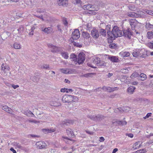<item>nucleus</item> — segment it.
Listing matches in <instances>:
<instances>
[{"mask_svg": "<svg viewBox=\"0 0 153 153\" xmlns=\"http://www.w3.org/2000/svg\"><path fill=\"white\" fill-rule=\"evenodd\" d=\"M117 47V45L114 43H111L109 45V48L111 49H115Z\"/></svg>", "mask_w": 153, "mask_h": 153, "instance_id": "obj_45", "label": "nucleus"}, {"mask_svg": "<svg viewBox=\"0 0 153 153\" xmlns=\"http://www.w3.org/2000/svg\"><path fill=\"white\" fill-rule=\"evenodd\" d=\"M70 59H72V60L76 62V61H77V58L75 54L73 53L71 54V55Z\"/></svg>", "mask_w": 153, "mask_h": 153, "instance_id": "obj_32", "label": "nucleus"}, {"mask_svg": "<svg viewBox=\"0 0 153 153\" xmlns=\"http://www.w3.org/2000/svg\"><path fill=\"white\" fill-rule=\"evenodd\" d=\"M80 35V32L79 30L78 29H75L72 33L71 39H72V40H74V39L77 40L79 38Z\"/></svg>", "mask_w": 153, "mask_h": 153, "instance_id": "obj_9", "label": "nucleus"}, {"mask_svg": "<svg viewBox=\"0 0 153 153\" xmlns=\"http://www.w3.org/2000/svg\"><path fill=\"white\" fill-rule=\"evenodd\" d=\"M146 37L149 39H151L153 38V32L152 31L148 32L147 33Z\"/></svg>", "mask_w": 153, "mask_h": 153, "instance_id": "obj_30", "label": "nucleus"}, {"mask_svg": "<svg viewBox=\"0 0 153 153\" xmlns=\"http://www.w3.org/2000/svg\"><path fill=\"white\" fill-rule=\"evenodd\" d=\"M42 30L45 33H48L52 32V28L51 27H48V28H45L44 29H42Z\"/></svg>", "mask_w": 153, "mask_h": 153, "instance_id": "obj_31", "label": "nucleus"}, {"mask_svg": "<svg viewBox=\"0 0 153 153\" xmlns=\"http://www.w3.org/2000/svg\"><path fill=\"white\" fill-rule=\"evenodd\" d=\"M1 71L4 72V75H7V73L9 72L10 68L9 66L6 64L3 63L1 66Z\"/></svg>", "mask_w": 153, "mask_h": 153, "instance_id": "obj_12", "label": "nucleus"}, {"mask_svg": "<svg viewBox=\"0 0 153 153\" xmlns=\"http://www.w3.org/2000/svg\"><path fill=\"white\" fill-rule=\"evenodd\" d=\"M146 27L149 29L153 28V25L149 23H147L146 25Z\"/></svg>", "mask_w": 153, "mask_h": 153, "instance_id": "obj_51", "label": "nucleus"}, {"mask_svg": "<svg viewBox=\"0 0 153 153\" xmlns=\"http://www.w3.org/2000/svg\"><path fill=\"white\" fill-rule=\"evenodd\" d=\"M25 114L28 117H33L34 116V114L30 111L25 112Z\"/></svg>", "mask_w": 153, "mask_h": 153, "instance_id": "obj_38", "label": "nucleus"}, {"mask_svg": "<svg viewBox=\"0 0 153 153\" xmlns=\"http://www.w3.org/2000/svg\"><path fill=\"white\" fill-rule=\"evenodd\" d=\"M69 41V42H71V43H73V45L75 46H76L79 48L81 47L82 46L81 45H79V43H76L74 42V40H72V39H70Z\"/></svg>", "mask_w": 153, "mask_h": 153, "instance_id": "obj_37", "label": "nucleus"}, {"mask_svg": "<svg viewBox=\"0 0 153 153\" xmlns=\"http://www.w3.org/2000/svg\"><path fill=\"white\" fill-rule=\"evenodd\" d=\"M138 75V74L136 72H134L131 75V78H134L137 77Z\"/></svg>", "mask_w": 153, "mask_h": 153, "instance_id": "obj_50", "label": "nucleus"}, {"mask_svg": "<svg viewBox=\"0 0 153 153\" xmlns=\"http://www.w3.org/2000/svg\"><path fill=\"white\" fill-rule=\"evenodd\" d=\"M74 123L73 121L70 120H65L62 122L60 125L61 126H68L69 124H72Z\"/></svg>", "mask_w": 153, "mask_h": 153, "instance_id": "obj_22", "label": "nucleus"}, {"mask_svg": "<svg viewBox=\"0 0 153 153\" xmlns=\"http://www.w3.org/2000/svg\"><path fill=\"white\" fill-rule=\"evenodd\" d=\"M82 35L83 37L85 39H89L90 37V34L88 33L85 31L82 32Z\"/></svg>", "mask_w": 153, "mask_h": 153, "instance_id": "obj_28", "label": "nucleus"}, {"mask_svg": "<svg viewBox=\"0 0 153 153\" xmlns=\"http://www.w3.org/2000/svg\"><path fill=\"white\" fill-rule=\"evenodd\" d=\"M106 56H108V59L113 62H117L119 60L118 58L116 56H110L106 55Z\"/></svg>", "mask_w": 153, "mask_h": 153, "instance_id": "obj_23", "label": "nucleus"}, {"mask_svg": "<svg viewBox=\"0 0 153 153\" xmlns=\"http://www.w3.org/2000/svg\"><path fill=\"white\" fill-rule=\"evenodd\" d=\"M123 31L119 30V28L116 26H114L112 29V31H108V43H111L115 38L120 37L123 36Z\"/></svg>", "mask_w": 153, "mask_h": 153, "instance_id": "obj_1", "label": "nucleus"}, {"mask_svg": "<svg viewBox=\"0 0 153 153\" xmlns=\"http://www.w3.org/2000/svg\"><path fill=\"white\" fill-rule=\"evenodd\" d=\"M93 64L96 65L98 66H102L104 65V62L100 61V58L98 57H94L92 59Z\"/></svg>", "mask_w": 153, "mask_h": 153, "instance_id": "obj_6", "label": "nucleus"}, {"mask_svg": "<svg viewBox=\"0 0 153 153\" xmlns=\"http://www.w3.org/2000/svg\"><path fill=\"white\" fill-rule=\"evenodd\" d=\"M30 137H31L32 138H36L39 137H40V136L39 135H36L35 134H30Z\"/></svg>", "mask_w": 153, "mask_h": 153, "instance_id": "obj_62", "label": "nucleus"}, {"mask_svg": "<svg viewBox=\"0 0 153 153\" xmlns=\"http://www.w3.org/2000/svg\"><path fill=\"white\" fill-rule=\"evenodd\" d=\"M72 2L74 4H79L81 2L80 0H73Z\"/></svg>", "mask_w": 153, "mask_h": 153, "instance_id": "obj_54", "label": "nucleus"}, {"mask_svg": "<svg viewBox=\"0 0 153 153\" xmlns=\"http://www.w3.org/2000/svg\"><path fill=\"white\" fill-rule=\"evenodd\" d=\"M146 0H136V3L138 4L139 6L141 7L142 5L146 4Z\"/></svg>", "mask_w": 153, "mask_h": 153, "instance_id": "obj_25", "label": "nucleus"}, {"mask_svg": "<svg viewBox=\"0 0 153 153\" xmlns=\"http://www.w3.org/2000/svg\"><path fill=\"white\" fill-rule=\"evenodd\" d=\"M86 30H90L91 27V23H88L86 25Z\"/></svg>", "mask_w": 153, "mask_h": 153, "instance_id": "obj_52", "label": "nucleus"}, {"mask_svg": "<svg viewBox=\"0 0 153 153\" xmlns=\"http://www.w3.org/2000/svg\"><path fill=\"white\" fill-rule=\"evenodd\" d=\"M39 79V77H37L36 76H34L32 78V80L33 81L35 82H37Z\"/></svg>", "mask_w": 153, "mask_h": 153, "instance_id": "obj_48", "label": "nucleus"}, {"mask_svg": "<svg viewBox=\"0 0 153 153\" xmlns=\"http://www.w3.org/2000/svg\"><path fill=\"white\" fill-rule=\"evenodd\" d=\"M58 4L59 6L67 7L68 4V0H57Z\"/></svg>", "mask_w": 153, "mask_h": 153, "instance_id": "obj_14", "label": "nucleus"}, {"mask_svg": "<svg viewBox=\"0 0 153 153\" xmlns=\"http://www.w3.org/2000/svg\"><path fill=\"white\" fill-rule=\"evenodd\" d=\"M85 59V54L83 52H80L78 56L77 61L76 62L79 65L82 64Z\"/></svg>", "mask_w": 153, "mask_h": 153, "instance_id": "obj_7", "label": "nucleus"}, {"mask_svg": "<svg viewBox=\"0 0 153 153\" xmlns=\"http://www.w3.org/2000/svg\"><path fill=\"white\" fill-rule=\"evenodd\" d=\"M41 68H43L45 69H50L49 65L48 64H44L41 66Z\"/></svg>", "mask_w": 153, "mask_h": 153, "instance_id": "obj_47", "label": "nucleus"}, {"mask_svg": "<svg viewBox=\"0 0 153 153\" xmlns=\"http://www.w3.org/2000/svg\"><path fill=\"white\" fill-rule=\"evenodd\" d=\"M24 27L22 25H21L19 26L18 29H17V36H20L23 34L24 31Z\"/></svg>", "mask_w": 153, "mask_h": 153, "instance_id": "obj_19", "label": "nucleus"}, {"mask_svg": "<svg viewBox=\"0 0 153 153\" xmlns=\"http://www.w3.org/2000/svg\"><path fill=\"white\" fill-rule=\"evenodd\" d=\"M96 73H88L86 74L82 75V77H92L93 76H95Z\"/></svg>", "mask_w": 153, "mask_h": 153, "instance_id": "obj_26", "label": "nucleus"}, {"mask_svg": "<svg viewBox=\"0 0 153 153\" xmlns=\"http://www.w3.org/2000/svg\"><path fill=\"white\" fill-rule=\"evenodd\" d=\"M105 30L104 29H102L100 30V34L104 36H105Z\"/></svg>", "mask_w": 153, "mask_h": 153, "instance_id": "obj_53", "label": "nucleus"}, {"mask_svg": "<svg viewBox=\"0 0 153 153\" xmlns=\"http://www.w3.org/2000/svg\"><path fill=\"white\" fill-rule=\"evenodd\" d=\"M139 55L140 56L143 58H145L147 56L146 52V50L144 48H142L141 49H139Z\"/></svg>", "mask_w": 153, "mask_h": 153, "instance_id": "obj_20", "label": "nucleus"}, {"mask_svg": "<svg viewBox=\"0 0 153 153\" xmlns=\"http://www.w3.org/2000/svg\"><path fill=\"white\" fill-rule=\"evenodd\" d=\"M61 54L62 56L65 59H67L69 57L68 54L67 52H62L61 53Z\"/></svg>", "mask_w": 153, "mask_h": 153, "instance_id": "obj_34", "label": "nucleus"}, {"mask_svg": "<svg viewBox=\"0 0 153 153\" xmlns=\"http://www.w3.org/2000/svg\"><path fill=\"white\" fill-rule=\"evenodd\" d=\"M87 65L88 66L92 68H96L95 66H93L91 63H87Z\"/></svg>", "mask_w": 153, "mask_h": 153, "instance_id": "obj_63", "label": "nucleus"}, {"mask_svg": "<svg viewBox=\"0 0 153 153\" xmlns=\"http://www.w3.org/2000/svg\"><path fill=\"white\" fill-rule=\"evenodd\" d=\"M56 130V127H52L50 129L45 128L42 129V131L45 133H49L54 132Z\"/></svg>", "mask_w": 153, "mask_h": 153, "instance_id": "obj_16", "label": "nucleus"}, {"mask_svg": "<svg viewBox=\"0 0 153 153\" xmlns=\"http://www.w3.org/2000/svg\"><path fill=\"white\" fill-rule=\"evenodd\" d=\"M145 12L146 13L152 16L153 14V11H152L151 10H146Z\"/></svg>", "mask_w": 153, "mask_h": 153, "instance_id": "obj_56", "label": "nucleus"}, {"mask_svg": "<svg viewBox=\"0 0 153 153\" xmlns=\"http://www.w3.org/2000/svg\"><path fill=\"white\" fill-rule=\"evenodd\" d=\"M35 29V28L34 27H32L30 29V32L29 33V35L32 36L33 34V30Z\"/></svg>", "mask_w": 153, "mask_h": 153, "instance_id": "obj_55", "label": "nucleus"}, {"mask_svg": "<svg viewBox=\"0 0 153 153\" xmlns=\"http://www.w3.org/2000/svg\"><path fill=\"white\" fill-rule=\"evenodd\" d=\"M120 72L123 73H128L129 72V70L127 68H123L120 71Z\"/></svg>", "mask_w": 153, "mask_h": 153, "instance_id": "obj_49", "label": "nucleus"}, {"mask_svg": "<svg viewBox=\"0 0 153 153\" xmlns=\"http://www.w3.org/2000/svg\"><path fill=\"white\" fill-rule=\"evenodd\" d=\"M140 142H136L134 144L133 147L134 149L139 148V147L140 146Z\"/></svg>", "mask_w": 153, "mask_h": 153, "instance_id": "obj_42", "label": "nucleus"}, {"mask_svg": "<svg viewBox=\"0 0 153 153\" xmlns=\"http://www.w3.org/2000/svg\"><path fill=\"white\" fill-rule=\"evenodd\" d=\"M123 33V36H124L125 37L128 38V39H130L132 35L131 32L128 30H124Z\"/></svg>", "mask_w": 153, "mask_h": 153, "instance_id": "obj_18", "label": "nucleus"}, {"mask_svg": "<svg viewBox=\"0 0 153 153\" xmlns=\"http://www.w3.org/2000/svg\"><path fill=\"white\" fill-rule=\"evenodd\" d=\"M146 152V149H142L138 150L135 152V153H145Z\"/></svg>", "mask_w": 153, "mask_h": 153, "instance_id": "obj_44", "label": "nucleus"}, {"mask_svg": "<svg viewBox=\"0 0 153 153\" xmlns=\"http://www.w3.org/2000/svg\"><path fill=\"white\" fill-rule=\"evenodd\" d=\"M13 48L16 49H19L21 48V45L20 44L16 42L13 45Z\"/></svg>", "mask_w": 153, "mask_h": 153, "instance_id": "obj_39", "label": "nucleus"}, {"mask_svg": "<svg viewBox=\"0 0 153 153\" xmlns=\"http://www.w3.org/2000/svg\"><path fill=\"white\" fill-rule=\"evenodd\" d=\"M112 123L115 126L125 125L127 124V122L126 121H121L117 119H114L112 120Z\"/></svg>", "mask_w": 153, "mask_h": 153, "instance_id": "obj_11", "label": "nucleus"}, {"mask_svg": "<svg viewBox=\"0 0 153 153\" xmlns=\"http://www.w3.org/2000/svg\"><path fill=\"white\" fill-rule=\"evenodd\" d=\"M69 41V42H71V43H73V45L75 46H76L79 48L81 47L82 46L81 45H79V43H76L74 42V40H72V39H70Z\"/></svg>", "mask_w": 153, "mask_h": 153, "instance_id": "obj_36", "label": "nucleus"}, {"mask_svg": "<svg viewBox=\"0 0 153 153\" xmlns=\"http://www.w3.org/2000/svg\"><path fill=\"white\" fill-rule=\"evenodd\" d=\"M36 148L38 149H41L45 148L47 146L46 144L43 141H38L36 143Z\"/></svg>", "mask_w": 153, "mask_h": 153, "instance_id": "obj_10", "label": "nucleus"}, {"mask_svg": "<svg viewBox=\"0 0 153 153\" xmlns=\"http://www.w3.org/2000/svg\"><path fill=\"white\" fill-rule=\"evenodd\" d=\"M48 47L51 49V51L52 52L56 53L59 51L60 49L59 48L51 44H48Z\"/></svg>", "mask_w": 153, "mask_h": 153, "instance_id": "obj_13", "label": "nucleus"}, {"mask_svg": "<svg viewBox=\"0 0 153 153\" xmlns=\"http://www.w3.org/2000/svg\"><path fill=\"white\" fill-rule=\"evenodd\" d=\"M140 79L141 80H144L146 78V75L143 73L141 74L140 75Z\"/></svg>", "mask_w": 153, "mask_h": 153, "instance_id": "obj_43", "label": "nucleus"}, {"mask_svg": "<svg viewBox=\"0 0 153 153\" xmlns=\"http://www.w3.org/2000/svg\"><path fill=\"white\" fill-rule=\"evenodd\" d=\"M128 8L129 10L131 11H135L137 9V7H135L133 4H131L130 5L128 6Z\"/></svg>", "mask_w": 153, "mask_h": 153, "instance_id": "obj_35", "label": "nucleus"}, {"mask_svg": "<svg viewBox=\"0 0 153 153\" xmlns=\"http://www.w3.org/2000/svg\"><path fill=\"white\" fill-rule=\"evenodd\" d=\"M117 89V87L111 88V87H108L106 88V91L108 92H111L114 91L116 90Z\"/></svg>", "mask_w": 153, "mask_h": 153, "instance_id": "obj_29", "label": "nucleus"}, {"mask_svg": "<svg viewBox=\"0 0 153 153\" xmlns=\"http://www.w3.org/2000/svg\"><path fill=\"white\" fill-rule=\"evenodd\" d=\"M91 34L93 37L94 38H97L99 36V32L95 28H93Z\"/></svg>", "mask_w": 153, "mask_h": 153, "instance_id": "obj_15", "label": "nucleus"}, {"mask_svg": "<svg viewBox=\"0 0 153 153\" xmlns=\"http://www.w3.org/2000/svg\"><path fill=\"white\" fill-rule=\"evenodd\" d=\"M120 53L123 57H128L130 56V54L128 52H121Z\"/></svg>", "mask_w": 153, "mask_h": 153, "instance_id": "obj_41", "label": "nucleus"}, {"mask_svg": "<svg viewBox=\"0 0 153 153\" xmlns=\"http://www.w3.org/2000/svg\"><path fill=\"white\" fill-rule=\"evenodd\" d=\"M60 70L62 73L65 74H71L74 72V70L71 69L62 68L60 69Z\"/></svg>", "mask_w": 153, "mask_h": 153, "instance_id": "obj_17", "label": "nucleus"}, {"mask_svg": "<svg viewBox=\"0 0 153 153\" xmlns=\"http://www.w3.org/2000/svg\"><path fill=\"white\" fill-rule=\"evenodd\" d=\"M14 89H16V88L19 87V85H14V84H12L10 85Z\"/></svg>", "mask_w": 153, "mask_h": 153, "instance_id": "obj_64", "label": "nucleus"}, {"mask_svg": "<svg viewBox=\"0 0 153 153\" xmlns=\"http://www.w3.org/2000/svg\"><path fill=\"white\" fill-rule=\"evenodd\" d=\"M63 23L64 24L65 26H67L68 24V23L66 19L65 18L63 19Z\"/></svg>", "mask_w": 153, "mask_h": 153, "instance_id": "obj_60", "label": "nucleus"}, {"mask_svg": "<svg viewBox=\"0 0 153 153\" xmlns=\"http://www.w3.org/2000/svg\"><path fill=\"white\" fill-rule=\"evenodd\" d=\"M50 105L52 106H58L61 105V104L59 102H58L56 101H54L51 102Z\"/></svg>", "mask_w": 153, "mask_h": 153, "instance_id": "obj_40", "label": "nucleus"}, {"mask_svg": "<svg viewBox=\"0 0 153 153\" xmlns=\"http://www.w3.org/2000/svg\"><path fill=\"white\" fill-rule=\"evenodd\" d=\"M135 88L134 87L131 86L129 87L128 89V92L130 94H132L134 92Z\"/></svg>", "mask_w": 153, "mask_h": 153, "instance_id": "obj_33", "label": "nucleus"}, {"mask_svg": "<svg viewBox=\"0 0 153 153\" xmlns=\"http://www.w3.org/2000/svg\"><path fill=\"white\" fill-rule=\"evenodd\" d=\"M88 117L91 120L95 121H99L104 118L103 116L100 114L94 115H89Z\"/></svg>", "mask_w": 153, "mask_h": 153, "instance_id": "obj_5", "label": "nucleus"}, {"mask_svg": "<svg viewBox=\"0 0 153 153\" xmlns=\"http://www.w3.org/2000/svg\"><path fill=\"white\" fill-rule=\"evenodd\" d=\"M139 49H135L133 51L132 54L133 56L135 57H137L139 55Z\"/></svg>", "mask_w": 153, "mask_h": 153, "instance_id": "obj_27", "label": "nucleus"}, {"mask_svg": "<svg viewBox=\"0 0 153 153\" xmlns=\"http://www.w3.org/2000/svg\"><path fill=\"white\" fill-rule=\"evenodd\" d=\"M10 33L7 31H5L2 34L1 37L3 40H5L10 35Z\"/></svg>", "mask_w": 153, "mask_h": 153, "instance_id": "obj_21", "label": "nucleus"}, {"mask_svg": "<svg viewBox=\"0 0 153 153\" xmlns=\"http://www.w3.org/2000/svg\"><path fill=\"white\" fill-rule=\"evenodd\" d=\"M62 100L64 103H69L77 101L78 98L76 96L65 95L62 96Z\"/></svg>", "mask_w": 153, "mask_h": 153, "instance_id": "obj_2", "label": "nucleus"}, {"mask_svg": "<svg viewBox=\"0 0 153 153\" xmlns=\"http://www.w3.org/2000/svg\"><path fill=\"white\" fill-rule=\"evenodd\" d=\"M28 3L27 4L31 6L33 5V2L31 0H27Z\"/></svg>", "mask_w": 153, "mask_h": 153, "instance_id": "obj_61", "label": "nucleus"}, {"mask_svg": "<svg viewBox=\"0 0 153 153\" xmlns=\"http://www.w3.org/2000/svg\"><path fill=\"white\" fill-rule=\"evenodd\" d=\"M2 109L8 113L11 114H13V111L12 109L7 106H4L2 107Z\"/></svg>", "mask_w": 153, "mask_h": 153, "instance_id": "obj_24", "label": "nucleus"}, {"mask_svg": "<svg viewBox=\"0 0 153 153\" xmlns=\"http://www.w3.org/2000/svg\"><path fill=\"white\" fill-rule=\"evenodd\" d=\"M66 132L67 133L70 134H72L74 132H73V131L70 128H68L66 130Z\"/></svg>", "mask_w": 153, "mask_h": 153, "instance_id": "obj_57", "label": "nucleus"}, {"mask_svg": "<svg viewBox=\"0 0 153 153\" xmlns=\"http://www.w3.org/2000/svg\"><path fill=\"white\" fill-rule=\"evenodd\" d=\"M144 13L142 11H138L136 13L132 12H129L126 14L128 16L134 18L144 17Z\"/></svg>", "mask_w": 153, "mask_h": 153, "instance_id": "obj_3", "label": "nucleus"}, {"mask_svg": "<svg viewBox=\"0 0 153 153\" xmlns=\"http://www.w3.org/2000/svg\"><path fill=\"white\" fill-rule=\"evenodd\" d=\"M83 8L85 10H89L90 11H95L98 10V8L96 6L90 4L85 5L83 6Z\"/></svg>", "mask_w": 153, "mask_h": 153, "instance_id": "obj_8", "label": "nucleus"}, {"mask_svg": "<svg viewBox=\"0 0 153 153\" xmlns=\"http://www.w3.org/2000/svg\"><path fill=\"white\" fill-rule=\"evenodd\" d=\"M130 24L133 30H134L135 28L138 29L141 26V24L135 20H131L130 21Z\"/></svg>", "mask_w": 153, "mask_h": 153, "instance_id": "obj_4", "label": "nucleus"}, {"mask_svg": "<svg viewBox=\"0 0 153 153\" xmlns=\"http://www.w3.org/2000/svg\"><path fill=\"white\" fill-rule=\"evenodd\" d=\"M146 46L149 48L153 49V42H149L146 43Z\"/></svg>", "mask_w": 153, "mask_h": 153, "instance_id": "obj_46", "label": "nucleus"}, {"mask_svg": "<svg viewBox=\"0 0 153 153\" xmlns=\"http://www.w3.org/2000/svg\"><path fill=\"white\" fill-rule=\"evenodd\" d=\"M111 26L110 25H108L106 27V30H107V32L108 31H110L111 30Z\"/></svg>", "mask_w": 153, "mask_h": 153, "instance_id": "obj_58", "label": "nucleus"}, {"mask_svg": "<svg viewBox=\"0 0 153 153\" xmlns=\"http://www.w3.org/2000/svg\"><path fill=\"white\" fill-rule=\"evenodd\" d=\"M11 1H9L8 0H4L2 1V3L4 5H5V4H8V3Z\"/></svg>", "mask_w": 153, "mask_h": 153, "instance_id": "obj_59", "label": "nucleus"}]
</instances>
